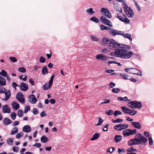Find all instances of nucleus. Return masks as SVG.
<instances>
[{
	"mask_svg": "<svg viewBox=\"0 0 154 154\" xmlns=\"http://www.w3.org/2000/svg\"><path fill=\"white\" fill-rule=\"evenodd\" d=\"M122 114V112L119 110H116L115 111L114 113V115L115 116H117L118 115H121Z\"/></svg>",
	"mask_w": 154,
	"mask_h": 154,
	"instance_id": "53",
	"label": "nucleus"
},
{
	"mask_svg": "<svg viewBox=\"0 0 154 154\" xmlns=\"http://www.w3.org/2000/svg\"><path fill=\"white\" fill-rule=\"evenodd\" d=\"M120 125L121 130L127 128L128 127V124H120Z\"/></svg>",
	"mask_w": 154,
	"mask_h": 154,
	"instance_id": "46",
	"label": "nucleus"
},
{
	"mask_svg": "<svg viewBox=\"0 0 154 154\" xmlns=\"http://www.w3.org/2000/svg\"><path fill=\"white\" fill-rule=\"evenodd\" d=\"M42 73L43 75H45L48 73V71L46 66L43 67L42 69Z\"/></svg>",
	"mask_w": 154,
	"mask_h": 154,
	"instance_id": "25",
	"label": "nucleus"
},
{
	"mask_svg": "<svg viewBox=\"0 0 154 154\" xmlns=\"http://www.w3.org/2000/svg\"><path fill=\"white\" fill-rule=\"evenodd\" d=\"M148 140L149 141V144L150 145H152L153 144V141L152 138L151 137H149Z\"/></svg>",
	"mask_w": 154,
	"mask_h": 154,
	"instance_id": "59",
	"label": "nucleus"
},
{
	"mask_svg": "<svg viewBox=\"0 0 154 154\" xmlns=\"http://www.w3.org/2000/svg\"><path fill=\"white\" fill-rule=\"evenodd\" d=\"M19 78L20 80H22L24 81H26L27 79V77L26 75H20L19 76Z\"/></svg>",
	"mask_w": 154,
	"mask_h": 154,
	"instance_id": "36",
	"label": "nucleus"
},
{
	"mask_svg": "<svg viewBox=\"0 0 154 154\" xmlns=\"http://www.w3.org/2000/svg\"><path fill=\"white\" fill-rule=\"evenodd\" d=\"M17 99L22 103H24L25 101L24 95L21 92H18L16 95Z\"/></svg>",
	"mask_w": 154,
	"mask_h": 154,
	"instance_id": "9",
	"label": "nucleus"
},
{
	"mask_svg": "<svg viewBox=\"0 0 154 154\" xmlns=\"http://www.w3.org/2000/svg\"><path fill=\"white\" fill-rule=\"evenodd\" d=\"M121 109L123 113L125 114H128L131 116L134 115L137 112L136 111L130 109L125 106L121 107Z\"/></svg>",
	"mask_w": 154,
	"mask_h": 154,
	"instance_id": "6",
	"label": "nucleus"
},
{
	"mask_svg": "<svg viewBox=\"0 0 154 154\" xmlns=\"http://www.w3.org/2000/svg\"><path fill=\"white\" fill-rule=\"evenodd\" d=\"M2 112L4 113H10L11 110L7 105H3L2 107Z\"/></svg>",
	"mask_w": 154,
	"mask_h": 154,
	"instance_id": "13",
	"label": "nucleus"
},
{
	"mask_svg": "<svg viewBox=\"0 0 154 154\" xmlns=\"http://www.w3.org/2000/svg\"><path fill=\"white\" fill-rule=\"evenodd\" d=\"M118 152L119 154L124 152H125V150L123 148H118Z\"/></svg>",
	"mask_w": 154,
	"mask_h": 154,
	"instance_id": "60",
	"label": "nucleus"
},
{
	"mask_svg": "<svg viewBox=\"0 0 154 154\" xmlns=\"http://www.w3.org/2000/svg\"><path fill=\"white\" fill-rule=\"evenodd\" d=\"M147 141L146 137L142 136L140 133H138L136 134L134 138L128 141V143L129 146L138 145L146 143Z\"/></svg>",
	"mask_w": 154,
	"mask_h": 154,
	"instance_id": "2",
	"label": "nucleus"
},
{
	"mask_svg": "<svg viewBox=\"0 0 154 154\" xmlns=\"http://www.w3.org/2000/svg\"><path fill=\"white\" fill-rule=\"evenodd\" d=\"M23 132L17 134L16 135V137L17 139H20L23 136Z\"/></svg>",
	"mask_w": 154,
	"mask_h": 154,
	"instance_id": "41",
	"label": "nucleus"
},
{
	"mask_svg": "<svg viewBox=\"0 0 154 154\" xmlns=\"http://www.w3.org/2000/svg\"><path fill=\"white\" fill-rule=\"evenodd\" d=\"M111 39V41L106 40V44H108V48L112 50H115L116 48H130L128 45L118 43L113 39Z\"/></svg>",
	"mask_w": 154,
	"mask_h": 154,
	"instance_id": "3",
	"label": "nucleus"
},
{
	"mask_svg": "<svg viewBox=\"0 0 154 154\" xmlns=\"http://www.w3.org/2000/svg\"><path fill=\"white\" fill-rule=\"evenodd\" d=\"M40 68V67L37 65H35L33 66V69L34 71H37Z\"/></svg>",
	"mask_w": 154,
	"mask_h": 154,
	"instance_id": "55",
	"label": "nucleus"
},
{
	"mask_svg": "<svg viewBox=\"0 0 154 154\" xmlns=\"http://www.w3.org/2000/svg\"><path fill=\"white\" fill-rule=\"evenodd\" d=\"M122 21L125 23V24H128L129 23L130 20L126 17L125 16H124V18L123 20H122Z\"/></svg>",
	"mask_w": 154,
	"mask_h": 154,
	"instance_id": "31",
	"label": "nucleus"
},
{
	"mask_svg": "<svg viewBox=\"0 0 154 154\" xmlns=\"http://www.w3.org/2000/svg\"><path fill=\"white\" fill-rule=\"evenodd\" d=\"M120 76L122 77L123 79H128V76L127 75L124 73H121L120 74Z\"/></svg>",
	"mask_w": 154,
	"mask_h": 154,
	"instance_id": "45",
	"label": "nucleus"
},
{
	"mask_svg": "<svg viewBox=\"0 0 154 154\" xmlns=\"http://www.w3.org/2000/svg\"><path fill=\"white\" fill-rule=\"evenodd\" d=\"M12 150L14 152H17L19 150V148L18 147L14 146L12 147Z\"/></svg>",
	"mask_w": 154,
	"mask_h": 154,
	"instance_id": "47",
	"label": "nucleus"
},
{
	"mask_svg": "<svg viewBox=\"0 0 154 154\" xmlns=\"http://www.w3.org/2000/svg\"><path fill=\"white\" fill-rule=\"evenodd\" d=\"M106 16H103L101 17L100 18V21L104 24H106Z\"/></svg>",
	"mask_w": 154,
	"mask_h": 154,
	"instance_id": "30",
	"label": "nucleus"
},
{
	"mask_svg": "<svg viewBox=\"0 0 154 154\" xmlns=\"http://www.w3.org/2000/svg\"><path fill=\"white\" fill-rule=\"evenodd\" d=\"M28 99L29 102L32 104L36 103L37 101V99L33 94L28 96Z\"/></svg>",
	"mask_w": 154,
	"mask_h": 154,
	"instance_id": "10",
	"label": "nucleus"
},
{
	"mask_svg": "<svg viewBox=\"0 0 154 154\" xmlns=\"http://www.w3.org/2000/svg\"><path fill=\"white\" fill-rule=\"evenodd\" d=\"M116 84L112 82H111L109 84V87L110 88H112L113 87H114Z\"/></svg>",
	"mask_w": 154,
	"mask_h": 154,
	"instance_id": "64",
	"label": "nucleus"
},
{
	"mask_svg": "<svg viewBox=\"0 0 154 154\" xmlns=\"http://www.w3.org/2000/svg\"><path fill=\"white\" fill-rule=\"evenodd\" d=\"M30 110V106H25L24 110V112L26 113L28 112V111Z\"/></svg>",
	"mask_w": 154,
	"mask_h": 154,
	"instance_id": "57",
	"label": "nucleus"
},
{
	"mask_svg": "<svg viewBox=\"0 0 154 154\" xmlns=\"http://www.w3.org/2000/svg\"><path fill=\"white\" fill-rule=\"evenodd\" d=\"M96 60L104 62L106 61V55L103 54H100L97 55L95 57Z\"/></svg>",
	"mask_w": 154,
	"mask_h": 154,
	"instance_id": "8",
	"label": "nucleus"
},
{
	"mask_svg": "<svg viewBox=\"0 0 154 154\" xmlns=\"http://www.w3.org/2000/svg\"><path fill=\"white\" fill-rule=\"evenodd\" d=\"M127 151L128 152H136L137 150L136 149L134 148L133 147H130L127 149Z\"/></svg>",
	"mask_w": 154,
	"mask_h": 154,
	"instance_id": "35",
	"label": "nucleus"
},
{
	"mask_svg": "<svg viewBox=\"0 0 154 154\" xmlns=\"http://www.w3.org/2000/svg\"><path fill=\"white\" fill-rule=\"evenodd\" d=\"M90 20H91L94 21L96 23H99V20L96 17H92L90 18Z\"/></svg>",
	"mask_w": 154,
	"mask_h": 154,
	"instance_id": "38",
	"label": "nucleus"
},
{
	"mask_svg": "<svg viewBox=\"0 0 154 154\" xmlns=\"http://www.w3.org/2000/svg\"><path fill=\"white\" fill-rule=\"evenodd\" d=\"M3 122L4 124L5 125H8L10 124H11L12 123V121L9 119L8 118H5L3 120Z\"/></svg>",
	"mask_w": 154,
	"mask_h": 154,
	"instance_id": "20",
	"label": "nucleus"
},
{
	"mask_svg": "<svg viewBox=\"0 0 154 154\" xmlns=\"http://www.w3.org/2000/svg\"><path fill=\"white\" fill-rule=\"evenodd\" d=\"M18 71L22 73H24L26 72V69L23 67H21L19 68Z\"/></svg>",
	"mask_w": 154,
	"mask_h": 154,
	"instance_id": "40",
	"label": "nucleus"
},
{
	"mask_svg": "<svg viewBox=\"0 0 154 154\" xmlns=\"http://www.w3.org/2000/svg\"><path fill=\"white\" fill-rule=\"evenodd\" d=\"M125 38H131V35L129 34L126 33L124 34V33H121V34Z\"/></svg>",
	"mask_w": 154,
	"mask_h": 154,
	"instance_id": "32",
	"label": "nucleus"
},
{
	"mask_svg": "<svg viewBox=\"0 0 154 154\" xmlns=\"http://www.w3.org/2000/svg\"><path fill=\"white\" fill-rule=\"evenodd\" d=\"M14 142L13 139L11 138H9L6 140V143L8 145L12 146Z\"/></svg>",
	"mask_w": 154,
	"mask_h": 154,
	"instance_id": "24",
	"label": "nucleus"
},
{
	"mask_svg": "<svg viewBox=\"0 0 154 154\" xmlns=\"http://www.w3.org/2000/svg\"><path fill=\"white\" fill-rule=\"evenodd\" d=\"M100 136V134L98 133H96L94 134L92 137L90 139L91 140H94L97 139Z\"/></svg>",
	"mask_w": 154,
	"mask_h": 154,
	"instance_id": "28",
	"label": "nucleus"
},
{
	"mask_svg": "<svg viewBox=\"0 0 154 154\" xmlns=\"http://www.w3.org/2000/svg\"><path fill=\"white\" fill-rule=\"evenodd\" d=\"M9 60L12 62H16L17 61V59L15 57H10Z\"/></svg>",
	"mask_w": 154,
	"mask_h": 154,
	"instance_id": "52",
	"label": "nucleus"
},
{
	"mask_svg": "<svg viewBox=\"0 0 154 154\" xmlns=\"http://www.w3.org/2000/svg\"><path fill=\"white\" fill-rule=\"evenodd\" d=\"M17 114L14 112H12L11 114V119L13 120H14L16 118Z\"/></svg>",
	"mask_w": 154,
	"mask_h": 154,
	"instance_id": "48",
	"label": "nucleus"
},
{
	"mask_svg": "<svg viewBox=\"0 0 154 154\" xmlns=\"http://www.w3.org/2000/svg\"><path fill=\"white\" fill-rule=\"evenodd\" d=\"M127 105L129 107L133 109H140L142 106L141 102L136 101H130L128 103Z\"/></svg>",
	"mask_w": 154,
	"mask_h": 154,
	"instance_id": "5",
	"label": "nucleus"
},
{
	"mask_svg": "<svg viewBox=\"0 0 154 154\" xmlns=\"http://www.w3.org/2000/svg\"><path fill=\"white\" fill-rule=\"evenodd\" d=\"M11 105L13 108L15 110H17L20 107L19 104L15 101H13Z\"/></svg>",
	"mask_w": 154,
	"mask_h": 154,
	"instance_id": "18",
	"label": "nucleus"
},
{
	"mask_svg": "<svg viewBox=\"0 0 154 154\" xmlns=\"http://www.w3.org/2000/svg\"><path fill=\"white\" fill-rule=\"evenodd\" d=\"M114 129L117 131H121V129L120 124L118 125L114 126Z\"/></svg>",
	"mask_w": 154,
	"mask_h": 154,
	"instance_id": "39",
	"label": "nucleus"
},
{
	"mask_svg": "<svg viewBox=\"0 0 154 154\" xmlns=\"http://www.w3.org/2000/svg\"><path fill=\"white\" fill-rule=\"evenodd\" d=\"M19 86L20 87V89L23 91H26L28 89V85L24 83H21Z\"/></svg>",
	"mask_w": 154,
	"mask_h": 154,
	"instance_id": "14",
	"label": "nucleus"
},
{
	"mask_svg": "<svg viewBox=\"0 0 154 154\" xmlns=\"http://www.w3.org/2000/svg\"><path fill=\"white\" fill-rule=\"evenodd\" d=\"M86 12L89 14H92L94 13V12L93 11L92 8H88L86 11Z\"/></svg>",
	"mask_w": 154,
	"mask_h": 154,
	"instance_id": "33",
	"label": "nucleus"
},
{
	"mask_svg": "<svg viewBox=\"0 0 154 154\" xmlns=\"http://www.w3.org/2000/svg\"><path fill=\"white\" fill-rule=\"evenodd\" d=\"M114 112L112 110H108L106 111V114L109 116H111L114 114Z\"/></svg>",
	"mask_w": 154,
	"mask_h": 154,
	"instance_id": "56",
	"label": "nucleus"
},
{
	"mask_svg": "<svg viewBox=\"0 0 154 154\" xmlns=\"http://www.w3.org/2000/svg\"><path fill=\"white\" fill-rule=\"evenodd\" d=\"M29 82L32 86L34 85V82L32 79L30 78L29 79Z\"/></svg>",
	"mask_w": 154,
	"mask_h": 154,
	"instance_id": "62",
	"label": "nucleus"
},
{
	"mask_svg": "<svg viewBox=\"0 0 154 154\" xmlns=\"http://www.w3.org/2000/svg\"><path fill=\"white\" fill-rule=\"evenodd\" d=\"M41 146V145L40 143H36L33 145V146H35L37 148H39Z\"/></svg>",
	"mask_w": 154,
	"mask_h": 154,
	"instance_id": "63",
	"label": "nucleus"
},
{
	"mask_svg": "<svg viewBox=\"0 0 154 154\" xmlns=\"http://www.w3.org/2000/svg\"><path fill=\"white\" fill-rule=\"evenodd\" d=\"M106 25L109 26V27H112V24L111 21L108 19H106Z\"/></svg>",
	"mask_w": 154,
	"mask_h": 154,
	"instance_id": "54",
	"label": "nucleus"
},
{
	"mask_svg": "<svg viewBox=\"0 0 154 154\" xmlns=\"http://www.w3.org/2000/svg\"><path fill=\"white\" fill-rule=\"evenodd\" d=\"M32 113L34 115H37L38 113V111L36 108H34L33 109Z\"/></svg>",
	"mask_w": 154,
	"mask_h": 154,
	"instance_id": "61",
	"label": "nucleus"
},
{
	"mask_svg": "<svg viewBox=\"0 0 154 154\" xmlns=\"http://www.w3.org/2000/svg\"><path fill=\"white\" fill-rule=\"evenodd\" d=\"M130 48H121L116 50L115 51V55L118 57L124 59H127L131 58L134 54V53L131 51H128L126 50H130Z\"/></svg>",
	"mask_w": 154,
	"mask_h": 154,
	"instance_id": "1",
	"label": "nucleus"
},
{
	"mask_svg": "<svg viewBox=\"0 0 154 154\" xmlns=\"http://www.w3.org/2000/svg\"><path fill=\"white\" fill-rule=\"evenodd\" d=\"M110 30L109 31V33L113 35H119L121 34V32H122L118 31L113 29L109 27L106 26V30Z\"/></svg>",
	"mask_w": 154,
	"mask_h": 154,
	"instance_id": "11",
	"label": "nucleus"
},
{
	"mask_svg": "<svg viewBox=\"0 0 154 154\" xmlns=\"http://www.w3.org/2000/svg\"><path fill=\"white\" fill-rule=\"evenodd\" d=\"M100 13L102 15L106 16V8H102L100 11Z\"/></svg>",
	"mask_w": 154,
	"mask_h": 154,
	"instance_id": "43",
	"label": "nucleus"
},
{
	"mask_svg": "<svg viewBox=\"0 0 154 154\" xmlns=\"http://www.w3.org/2000/svg\"><path fill=\"white\" fill-rule=\"evenodd\" d=\"M46 60L45 58L42 56L40 57L39 61L40 63H44L45 62Z\"/></svg>",
	"mask_w": 154,
	"mask_h": 154,
	"instance_id": "50",
	"label": "nucleus"
},
{
	"mask_svg": "<svg viewBox=\"0 0 154 154\" xmlns=\"http://www.w3.org/2000/svg\"><path fill=\"white\" fill-rule=\"evenodd\" d=\"M132 125L135 128L140 129L141 128V125L138 122H132Z\"/></svg>",
	"mask_w": 154,
	"mask_h": 154,
	"instance_id": "19",
	"label": "nucleus"
},
{
	"mask_svg": "<svg viewBox=\"0 0 154 154\" xmlns=\"http://www.w3.org/2000/svg\"><path fill=\"white\" fill-rule=\"evenodd\" d=\"M112 17L111 13L109 12L108 10L106 9V17L110 19L112 18Z\"/></svg>",
	"mask_w": 154,
	"mask_h": 154,
	"instance_id": "49",
	"label": "nucleus"
},
{
	"mask_svg": "<svg viewBox=\"0 0 154 154\" xmlns=\"http://www.w3.org/2000/svg\"><path fill=\"white\" fill-rule=\"evenodd\" d=\"M135 5L138 11H140L141 10V8L138 4L135 1H134Z\"/></svg>",
	"mask_w": 154,
	"mask_h": 154,
	"instance_id": "58",
	"label": "nucleus"
},
{
	"mask_svg": "<svg viewBox=\"0 0 154 154\" xmlns=\"http://www.w3.org/2000/svg\"><path fill=\"white\" fill-rule=\"evenodd\" d=\"M41 141L42 143H45L48 141V138L45 135H43L41 137Z\"/></svg>",
	"mask_w": 154,
	"mask_h": 154,
	"instance_id": "29",
	"label": "nucleus"
},
{
	"mask_svg": "<svg viewBox=\"0 0 154 154\" xmlns=\"http://www.w3.org/2000/svg\"><path fill=\"white\" fill-rule=\"evenodd\" d=\"M7 90L6 88L4 87L0 86V93L4 94Z\"/></svg>",
	"mask_w": 154,
	"mask_h": 154,
	"instance_id": "44",
	"label": "nucleus"
},
{
	"mask_svg": "<svg viewBox=\"0 0 154 154\" xmlns=\"http://www.w3.org/2000/svg\"><path fill=\"white\" fill-rule=\"evenodd\" d=\"M5 95V97L4 98L2 99L3 101H7L10 97L11 96V92L10 90H7L6 92L4 93Z\"/></svg>",
	"mask_w": 154,
	"mask_h": 154,
	"instance_id": "15",
	"label": "nucleus"
},
{
	"mask_svg": "<svg viewBox=\"0 0 154 154\" xmlns=\"http://www.w3.org/2000/svg\"><path fill=\"white\" fill-rule=\"evenodd\" d=\"M123 120L122 119H120V118H118L115 120H112V122L114 123L121 122H123Z\"/></svg>",
	"mask_w": 154,
	"mask_h": 154,
	"instance_id": "37",
	"label": "nucleus"
},
{
	"mask_svg": "<svg viewBox=\"0 0 154 154\" xmlns=\"http://www.w3.org/2000/svg\"><path fill=\"white\" fill-rule=\"evenodd\" d=\"M131 69H134L135 70H137L136 69L134 68H125L124 69L125 71L127 72H129L130 73L133 74H136L137 75L141 76L142 75L141 72L140 71H139V73H134L133 72H131Z\"/></svg>",
	"mask_w": 154,
	"mask_h": 154,
	"instance_id": "12",
	"label": "nucleus"
},
{
	"mask_svg": "<svg viewBox=\"0 0 154 154\" xmlns=\"http://www.w3.org/2000/svg\"><path fill=\"white\" fill-rule=\"evenodd\" d=\"M120 89L119 88H113L112 90V92L114 93H117L120 91Z\"/></svg>",
	"mask_w": 154,
	"mask_h": 154,
	"instance_id": "51",
	"label": "nucleus"
},
{
	"mask_svg": "<svg viewBox=\"0 0 154 154\" xmlns=\"http://www.w3.org/2000/svg\"><path fill=\"white\" fill-rule=\"evenodd\" d=\"M31 131V128L30 126L29 125H25L23 128V131L26 133H29Z\"/></svg>",
	"mask_w": 154,
	"mask_h": 154,
	"instance_id": "17",
	"label": "nucleus"
},
{
	"mask_svg": "<svg viewBox=\"0 0 154 154\" xmlns=\"http://www.w3.org/2000/svg\"><path fill=\"white\" fill-rule=\"evenodd\" d=\"M17 116L18 117H20L23 116V112L22 110H19L17 112Z\"/></svg>",
	"mask_w": 154,
	"mask_h": 154,
	"instance_id": "42",
	"label": "nucleus"
},
{
	"mask_svg": "<svg viewBox=\"0 0 154 154\" xmlns=\"http://www.w3.org/2000/svg\"><path fill=\"white\" fill-rule=\"evenodd\" d=\"M0 75L3 76L4 77H6L7 76L8 74L5 70H2L0 72Z\"/></svg>",
	"mask_w": 154,
	"mask_h": 154,
	"instance_id": "34",
	"label": "nucleus"
},
{
	"mask_svg": "<svg viewBox=\"0 0 154 154\" xmlns=\"http://www.w3.org/2000/svg\"><path fill=\"white\" fill-rule=\"evenodd\" d=\"M117 99L119 101H122L126 102H127L130 100H129L128 99V97L126 96L123 97H118L117 98Z\"/></svg>",
	"mask_w": 154,
	"mask_h": 154,
	"instance_id": "26",
	"label": "nucleus"
},
{
	"mask_svg": "<svg viewBox=\"0 0 154 154\" xmlns=\"http://www.w3.org/2000/svg\"><path fill=\"white\" fill-rule=\"evenodd\" d=\"M53 84L48 82V83H46L43 86V89L44 90H47L49 89L52 85Z\"/></svg>",
	"mask_w": 154,
	"mask_h": 154,
	"instance_id": "16",
	"label": "nucleus"
},
{
	"mask_svg": "<svg viewBox=\"0 0 154 154\" xmlns=\"http://www.w3.org/2000/svg\"><path fill=\"white\" fill-rule=\"evenodd\" d=\"M6 85V81L5 78L2 76L0 75V85L4 86Z\"/></svg>",
	"mask_w": 154,
	"mask_h": 154,
	"instance_id": "21",
	"label": "nucleus"
},
{
	"mask_svg": "<svg viewBox=\"0 0 154 154\" xmlns=\"http://www.w3.org/2000/svg\"><path fill=\"white\" fill-rule=\"evenodd\" d=\"M136 133L137 131L135 129L131 130L127 129L124 130L123 131L122 134L125 137L131 135L135 134Z\"/></svg>",
	"mask_w": 154,
	"mask_h": 154,
	"instance_id": "7",
	"label": "nucleus"
},
{
	"mask_svg": "<svg viewBox=\"0 0 154 154\" xmlns=\"http://www.w3.org/2000/svg\"><path fill=\"white\" fill-rule=\"evenodd\" d=\"M18 131V128L16 127H14L12 129L10 134L11 135L15 134L17 133Z\"/></svg>",
	"mask_w": 154,
	"mask_h": 154,
	"instance_id": "23",
	"label": "nucleus"
},
{
	"mask_svg": "<svg viewBox=\"0 0 154 154\" xmlns=\"http://www.w3.org/2000/svg\"><path fill=\"white\" fill-rule=\"evenodd\" d=\"M103 122V120L100 117H99L98 118L97 123L95 124L94 125L95 126L101 125Z\"/></svg>",
	"mask_w": 154,
	"mask_h": 154,
	"instance_id": "22",
	"label": "nucleus"
},
{
	"mask_svg": "<svg viewBox=\"0 0 154 154\" xmlns=\"http://www.w3.org/2000/svg\"><path fill=\"white\" fill-rule=\"evenodd\" d=\"M124 6L123 8L125 13L127 16L129 18H132L134 15L133 10L131 7H128L127 4L125 2L124 4Z\"/></svg>",
	"mask_w": 154,
	"mask_h": 154,
	"instance_id": "4",
	"label": "nucleus"
},
{
	"mask_svg": "<svg viewBox=\"0 0 154 154\" xmlns=\"http://www.w3.org/2000/svg\"><path fill=\"white\" fill-rule=\"evenodd\" d=\"M122 137L120 135H116L114 137V140L116 143H118L121 141L122 139Z\"/></svg>",
	"mask_w": 154,
	"mask_h": 154,
	"instance_id": "27",
	"label": "nucleus"
}]
</instances>
